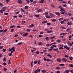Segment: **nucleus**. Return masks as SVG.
Listing matches in <instances>:
<instances>
[{"mask_svg":"<svg viewBox=\"0 0 73 73\" xmlns=\"http://www.w3.org/2000/svg\"><path fill=\"white\" fill-rule=\"evenodd\" d=\"M14 27H15V26L14 25H13V26H11L10 28H14Z\"/></svg>","mask_w":73,"mask_h":73,"instance_id":"39","label":"nucleus"},{"mask_svg":"<svg viewBox=\"0 0 73 73\" xmlns=\"http://www.w3.org/2000/svg\"><path fill=\"white\" fill-rule=\"evenodd\" d=\"M66 73H69V70H66Z\"/></svg>","mask_w":73,"mask_h":73,"instance_id":"48","label":"nucleus"},{"mask_svg":"<svg viewBox=\"0 0 73 73\" xmlns=\"http://www.w3.org/2000/svg\"><path fill=\"white\" fill-rule=\"evenodd\" d=\"M66 35V33H61L60 34V35Z\"/></svg>","mask_w":73,"mask_h":73,"instance_id":"14","label":"nucleus"},{"mask_svg":"<svg viewBox=\"0 0 73 73\" xmlns=\"http://www.w3.org/2000/svg\"><path fill=\"white\" fill-rule=\"evenodd\" d=\"M65 57H66V58H68L69 57V56L67 55H65L64 56Z\"/></svg>","mask_w":73,"mask_h":73,"instance_id":"52","label":"nucleus"},{"mask_svg":"<svg viewBox=\"0 0 73 73\" xmlns=\"http://www.w3.org/2000/svg\"><path fill=\"white\" fill-rule=\"evenodd\" d=\"M53 50L54 51H57V50H58V48H57L54 49Z\"/></svg>","mask_w":73,"mask_h":73,"instance_id":"26","label":"nucleus"},{"mask_svg":"<svg viewBox=\"0 0 73 73\" xmlns=\"http://www.w3.org/2000/svg\"><path fill=\"white\" fill-rule=\"evenodd\" d=\"M65 11V10L64 9L63 7H61L60 8V11L61 12H64Z\"/></svg>","mask_w":73,"mask_h":73,"instance_id":"7","label":"nucleus"},{"mask_svg":"<svg viewBox=\"0 0 73 73\" xmlns=\"http://www.w3.org/2000/svg\"><path fill=\"white\" fill-rule=\"evenodd\" d=\"M9 0H6V3H8L9 2Z\"/></svg>","mask_w":73,"mask_h":73,"instance_id":"62","label":"nucleus"},{"mask_svg":"<svg viewBox=\"0 0 73 73\" xmlns=\"http://www.w3.org/2000/svg\"><path fill=\"white\" fill-rule=\"evenodd\" d=\"M34 63L35 64H37V61H35L34 62Z\"/></svg>","mask_w":73,"mask_h":73,"instance_id":"46","label":"nucleus"},{"mask_svg":"<svg viewBox=\"0 0 73 73\" xmlns=\"http://www.w3.org/2000/svg\"><path fill=\"white\" fill-rule=\"evenodd\" d=\"M47 23V21H43L42 22V24H46Z\"/></svg>","mask_w":73,"mask_h":73,"instance_id":"20","label":"nucleus"},{"mask_svg":"<svg viewBox=\"0 0 73 73\" xmlns=\"http://www.w3.org/2000/svg\"><path fill=\"white\" fill-rule=\"evenodd\" d=\"M30 3H33V0H30Z\"/></svg>","mask_w":73,"mask_h":73,"instance_id":"57","label":"nucleus"},{"mask_svg":"<svg viewBox=\"0 0 73 73\" xmlns=\"http://www.w3.org/2000/svg\"><path fill=\"white\" fill-rule=\"evenodd\" d=\"M46 17L47 19H50V17L49 15H46Z\"/></svg>","mask_w":73,"mask_h":73,"instance_id":"13","label":"nucleus"},{"mask_svg":"<svg viewBox=\"0 0 73 73\" xmlns=\"http://www.w3.org/2000/svg\"><path fill=\"white\" fill-rule=\"evenodd\" d=\"M25 9H28V6H26L25 7Z\"/></svg>","mask_w":73,"mask_h":73,"instance_id":"19","label":"nucleus"},{"mask_svg":"<svg viewBox=\"0 0 73 73\" xmlns=\"http://www.w3.org/2000/svg\"><path fill=\"white\" fill-rule=\"evenodd\" d=\"M28 35V33H25L23 35V37H25Z\"/></svg>","mask_w":73,"mask_h":73,"instance_id":"10","label":"nucleus"},{"mask_svg":"<svg viewBox=\"0 0 73 73\" xmlns=\"http://www.w3.org/2000/svg\"><path fill=\"white\" fill-rule=\"evenodd\" d=\"M3 70H4V71H6V70H7V68H4L3 69Z\"/></svg>","mask_w":73,"mask_h":73,"instance_id":"60","label":"nucleus"},{"mask_svg":"<svg viewBox=\"0 0 73 73\" xmlns=\"http://www.w3.org/2000/svg\"><path fill=\"white\" fill-rule=\"evenodd\" d=\"M65 12H66V11H64V12H62L61 13V14L62 15H63V14H64V13H65Z\"/></svg>","mask_w":73,"mask_h":73,"instance_id":"61","label":"nucleus"},{"mask_svg":"<svg viewBox=\"0 0 73 73\" xmlns=\"http://www.w3.org/2000/svg\"><path fill=\"white\" fill-rule=\"evenodd\" d=\"M46 45L47 46H50V45H52V44H47Z\"/></svg>","mask_w":73,"mask_h":73,"instance_id":"28","label":"nucleus"},{"mask_svg":"<svg viewBox=\"0 0 73 73\" xmlns=\"http://www.w3.org/2000/svg\"><path fill=\"white\" fill-rule=\"evenodd\" d=\"M57 61H58V62H61V61L62 60H61V59L59 58L57 59Z\"/></svg>","mask_w":73,"mask_h":73,"instance_id":"11","label":"nucleus"},{"mask_svg":"<svg viewBox=\"0 0 73 73\" xmlns=\"http://www.w3.org/2000/svg\"><path fill=\"white\" fill-rule=\"evenodd\" d=\"M5 10L1 9L0 10V13H3L4 11H5Z\"/></svg>","mask_w":73,"mask_h":73,"instance_id":"6","label":"nucleus"},{"mask_svg":"<svg viewBox=\"0 0 73 73\" xmlns=\"http://www.w3.org/2000/svg\"><path fill=\"white\" fill-rule=\"evenodd\" d=\"M17 28H21V26L20 25L17 26Z\"/></svg>","mask_w":73,"mask_h":73,"instance_id":"56","label":"nucleus"},{"mask_svg":"<svg viewBox=\"0 0 73 73\" xmlns=\"http://www.w3.org/2000/svg\"><path fill=\"white\" fill-rule=\"evenodd\" d=\"M12 55V54L11 53H10L9 54V56H11Z\"/></svg>","mask_w":73,"mask_h":73,"instance_id":"58","label":"nucleus"},{"mask_svg":"<svg viewBox=\"0 0 73 73\" xmlns=\"http://www.w3.org/2000/svg\"><path fill=\"white\" fill-rule=\"evenodd\" d=\"M15 31V30H14L13 29H12L11 30V32H13V31Z\"/></svg>","mask_w":73,"mask_h":73,"instance_id":"37","label":"nucleus"},{"mask_svg":"<svg viewBox=\"0 0 73 73\" xmlns=\"http://www.w3.org/2000/svg\"><path fill=\"white\" fill-rule=\"evenodd\" d=\"M47 56H49V57H50V58H52V55H50L49 54H47Z\"/></svg>","mask_w":73,"mask_h":73,"instance_id":"17","label":"nucleus"},{"mask_svg":"<svg viewBox=\"0 0 73 73\" xmlns=\"http://www.w3.org/2000/svg\"><path fill=\"white\" fill-rule=\"evenodd\" d=\"M23 44V42H20L17 44V45H21Z\"/></svg>","mask_w":73,"mask_h":73,"instance_id":"25","label":"nucleus"},{"mask_svg":"<svg viewBox=\"0 0 73 73\" xmlns=\"http://www.w3.org/2000/svg\"><path fill=\"white\" fill-rule=\"evenodd\" d=\"M63 18H60L58 19V20L59 21H61V20H63Z\"/></svg>","mask_w":73,"mask_h":73,"instance_id":"35","label":"nucleus"},{"mask_svg":"<svg viewBox=\"0 0 73 73\" xmlns=\"http://www.w3.org/2000/svg\"><path fill=\"white\" fill-rule=\"evenodd\" d=\"M63 6L64 7H67V5L64 4V5H63Z\"/></svg>","mask_w":73,"mask_h":73,"instance_id":"45","label":"nucleus"},{"mask_svg":"<svg viewBox=\"0 0 73 73\" xmlns=\"http://www.w3.org/2000/svg\"><path fill=\"white\" fill-rule=\"evenodd\" d=\"M66 49H67V50H69L70 49V48L69 47H67Z\"/></svg>","mask_w":73,"mask_h":73,"instance_id":"33","label":"nucleus"},{"mask_svg":"<svg viewBox=\"0 0 73 73\" xmlns=\"http://www.w3.org/2000/svg\"><path fill=\"white\" fill-rule=\"evenodd\" d=\"M2 50L3 52H5V51L7 50L5 49H3Z\"/></svg>","mask_w":73,"mask_h":73,"instance_id":"34","label":"nucleus"},{"mask_svg":"<svg viewBox=\"0 0 73 73\" xmlns=\"http://www.w3.org/2000/svg\"><path fill=\"white\" fill-rule=\"evenodd\" d=\"M72 21H71L70 22H69L67 23V25H72Z\"/></svg>","mask_w":73,"mask_h":73,"instance_id":"4","label":"nucleus"},{"mask_svg":"<svg viewBox=\"0 0 73 73\" xmlns=\"http://www.w3.org/2000/svg\"><path fill=\"white\" fill-rule=\"evenodd\" d=\"M48 38H49L48 37H46L45 38L46 40H49V39Z\"/></svg>","mask_w":73,"mask_h":73,"instance_id":"32","label":"nucleus"},{"mask_svg":"<svg viewBox=\"0 0 73 73\" xmlns=\"http://www.w3.org/2000/svg\"><path fill=\"white\" fill-rule=\"evenodd\" d=\"M56 68L58 70H60V69H61V68H60V67H56Z\"/></svg>","mask_w":73,"mask_h":73,"instance_id":"24","label":"nucleus"},{"mask_svg":"<svg viewBox=\"0 0 73 73\" xmlns=\"http://www.w3.org/2000/svg\"><path fill=\"white\" fill-rule=\"evenodd\" d=\"M21 10L22 12H25V11L23 9H21Z\"/></svg>","mask_w":73,"mask_h":73,"instance_id":"27","label":"nucleus"},{"mask_svg":"<svg viewBox=\"0 0 73 73\" xmlns=\"http://www.w3.org/2000/svg\"><path fill=\"white\" fill-rule=\"evenodd\" d=\"M3 61H7V59H6V58L4 57V59H3Z\"/></svg>","mask_w":73,"mask_h":73,"instance_id":"43","label":"nucleus"},{"mask_svg":"<svg viewBox=\"0 0 73 73\" xmlns=\"http://www.w3.org/2000/svg\"><path fill=\"white\" fill-rule=\"evenodd\" d=\"M38 45H42V42H40L38 43Z\"/></svg>","mask_w":73,"mask_h":73,"instance_id":"31","label":"nucleus"},{"mask_svg":"<svg viewBox=\"0 0 73 73\" xmlns=\"http://www.w3.org/2000/svg\"><path fill=\"white\" fill-rule=\"evenodd\" d=\"M7 31V29H5L4 30H3V33L6 32Z\"/></svg>","mask_w":73,"mask_h":73,"instance_id":"49","label":"nucleus"},{"mask_svg":"<svg viewBox=\"0 0 73 73\" xmlns=\"http://www.w3.org/2000/svg\"><path fill=\"white\" fill-rule=\"evenodd\" d=\"M69 66H70V67H73V65L72 64H70L69 65Z\"/></svg>","mask_w":73,"mask_h":73,"instance_id":"30","label":"nucleus"},{"mask_svg":"<svg viewBox=\"0 0 73 73\" xmlns=\"http://www.w3.org/2000/svg\"><path fill=\"white\" fill-rule=\"evenodd\" d=\"M36 70L38 72H40L41 71V70L40 69H37Z\"/></svg>","mask_w":73,"mask_h":73,"instance_id":"15","label":"nucleus"},{"mask_svg":"<svg viewBox=\"0 0 73 73\" xmlns=\"http://www.w3.org/2000/svg\"><path fill=\"white\" fill-rule=\"evenodd\" d=\"M56 21V20L55 19L52 20V21H53V22H55Z\"/></svg>","mask_w":73,"mask_h":73,"instance_id":"40","label":"nucleus"},{"mask_svg":"<svg viewBox=\"0 0 73 73\" xmlns=\"http://www.w3.org/2000/svg\"><path fill=\"white\" fill-rule=\"evenodd\" d=\"M55 14H56V15H57V16H60V13L58 12H56L55 13Z\"/></svg>","mask_w":73,"mask_h":73,"instance_id":"12","label":"nucleus"},{"mask_svg":"<svg viewBox=\"0 0 73 73\" xmlns=\"http://www.w3.org/2000/svg\"><path fill=\"white\" fill-rule=\"evenodd\" d=\"M3 48V46H0V49H2Z\"/></svg>","mask_w":73,"mask_h":73,"instance_id":"55","label":"nucleus"},{"mask_svg":"<svg viewBox=\"0 0 73 73\" xmlns=\"http://www.w3.org/2000/svg\"><path fill=\"white\" fill-rule=\"evenodd\" d=\"M50 15L51 16V18H52V17H54V15L52 13H50Z\"/></svg>","mask_w":73,"mask_h":73,"instance_id":"3","label":"nucleus"},{"mask_svg":"<svg viewBox=\"0 0 73 73\" xmlns=\"http://www.w3.org/2000/svg\"><path fill=\"white\" fill-rule=\"evenodd\" d=\"M36 53V54H40V52L38 51H36L35 52Z\"/></svg>","mask_w":73,"mask_h":73,"instance_id":"42","label":"nucleus"},{"mask_svg":"<svg viewBox=\"0 0 73 73\" xmlns=\"http://www.w3.org/2000/svg\"><path fill=\"white\" fill-rule=\"evenodd\" d=\"M22 23L24 24V23H25V21H22Z\"/></svg>","mask_w":73,"mask_h":73,"instance_id":"63","label":"nucleus"},{"mask_svg":"<svg viewBox=\"0 0 73 73\" xmlns=\"http://www.w3.org/2000/svg\"><path fill=\"white\" fill-rule=\"evenodd\" d=\"M62 60H63L64 62H66V61H67V60H66V59L65 58H63Z\"/></svg>","mask_w":73,"mask_h":73,"instance_id":"8","label":"nucleus"},{"mask_svg":"<svg viewBox=\"0 0 73 73\" xmlns=\"http://www.w3.org/2000/svg\"><path fill=\"white\" fill-rule=\"evenodd\" d=\"M35 16L36 17H39V15H35Z\"/></svg>","mask_w":73,"mask_h":73,"instance_id":"41","label":"nucleus"},{"mask_svg":"<svg viewBox=\"0 0 73 73\" xmlns=\"http://www.w3.org/2000/svg\"><path fill=\"white\" fill-rule=\"evenodd\" d=\"M44 61H46V58H45V57H44Z\"/></svg>","mask_w":73,"mask_h":73,"instance_id":"59","label":"nucleus"},{"mask_svg":"<svg viewBox=\"0 0 73 73\" xmlns=\"http://www.w3.org/2000/svg\"><path fill=\"white\" fill-rule=\"evenodd\" d=\"M72 14L70 13H68V15L69 16H72Z\"/></svg>","mask_w":73,"mask_h":73,"instance_id":"47","label":"nucleus"},{"mask_svg":"<svg viewBox=\"0 0 73 73\" xmlns=\"http://www.w3.org/2000/svg\"><path fill=\"white\" fill-rule=\"evenodd\" d=\"M56 73H60V72L59 70L57 71Z\"/></svg>","mask_w":73,"mask_h":73,"instance_id":"64","label":"nucleus"},{"mask_svg":"<svg viewBox=\"0 0 73 73\" xmlns=\"http://www.w3.org/2000/svg\"><path fill=\"white\" fill-rule=\"evenodd\" d=\"M68 59H69V60L71 61H73V58L72 57H70L69 58H68Z\"/></svg>","mask_w":73,"mask_h":73,"instance_id":"9","label":"nucleus"},{"mask_svg":"<svg viewBox=\"0 0 73 73\" xmlns=\"http://www.w3.org/2000/svg\"><path fill=\"white\" fill-rule=\"evenodd\" d=\"M69 19H64L63 20V21H69Z\"/></svg>","mask_w":73,"mask_h":73,"instance_id":"18","label":"nucleus"},{"mask_svg":"<svg viewBox=\"0 0 73 73\" xmlns=\"http://www.w3.org/2000/svg\"><path fill=\"white\" fill-rule=\"evenodd\" d=\"M37 12H38V13L41 12H42V9H39L37 11Z\"/></svg>","mask_w":73,"mask_h":73,"instance_id":"5","label":"nucleus"},{"mask_svg":"<svg viewBox=\"0 0 73 73\" xmlns=\"http://www.w3.org/2000/svg\"><path fill=\"white\" fill-rule=\"evenodd\" d=\"M55 38V36H53L52 37H50V38L51 39H53L54 38Z\"/></svg>","mask_w":73,"mask_h":73,"instance_id":"50","label":"nucleus"},{"mask_svg":"<svg viewBox=\"0 0 73 73\" xmlns=\"http://www.w3.org/2000/svg\"><path fill=\"white\" fill-rule=\"evenodd\" d=\"M42 72L43 73H45V72H46V70H42Z\"/></svg>","mask_w":73,"mask_h":73,"instance_id":"51","label":"nucleus"},{"mask_svg":"<svg viewBox=\"0 0 73 73\" xmlns=\"http://www.w3.org/2000/svg\"><path fill=\"white\" fill-rule=\"evenodd\" d=\"M15 47H13L12 48H11V49L9 48V52H10V51H11V50H15Z\"/></svg>","mask_w":73,"mask_h":73,"instance_id":"1","label":"nucleus"},{"mask_svg":"<svg viewBox=\"0 0 73 73\" xmlns=\"http://www.w3.org/2000/svg\"><path fill=\"white\" fill-rule=\"evenodd\" d=\"M67 44H68V45L70 46H72V43H71V42L69 41H68L67 42Z\"/></svg>","mask_w":73,"mask_h":73,"instance_id":"2","label":"nucleus"},{"mask_svg":"<svg viewBox=\"0 0 73 73\" xmlns=\"http://www.w3.org/2000/svg\"><path fill=\"white\" fill-rule=\"evenodd\" d=\"M46 61H50V59H49V58H48V59H47L46 60Z\"/></svg>","mask_w":73,"mask_h":73,"instance_id":"53","label":"nucleus"},{"mask_svg":"<svg viewBox=\"0 0 73 73\" xmlns=\"http://www.w3.org/2000/svg\"><path fill=\"white\" fill-rule=\"evenodd\" d=\"M44 1V0H41L40 1V3H43V2Z\"/></svg>","mask_w":73,"mask_h":73,"instance_id":"23","label":"nucleus"},{"mask_svg":"<svg viewBox=\"0 0 73 73\" xmlns=\"http://www.w3.org/2000/svg\"><path fill=\"white\" fill-rule=\"evenodd\" d=\"M57 42H61V40H56Z\"/></svg>","mask_w":73,"mask_h":73,"instance_id":"29","label":"nucleus"},{"mask_svg":"<svg viewBox=\"0 0 73 73\" xmlns=\"http://www.w3.org/2000/svg\"><path fill=\"white\" fill-rule=\"evenodd\" d=\"M40 61H41V60H38V64H40Z\"/></svg>","mask_w":73,"mask_h":73,"instance_id":"22","label":"nucleus"},{"mask_svg":"<svg viewBox=\"0 0 73 73\" xmlns=\"http://www.w3.org/2000/svg\"><path fill=\"white\" fill-rule=\"evenodd\" d=\"M60 23L61 24H64V21H60Z\"/></svg>","mask_w":73,"mask_h":73,"instance_id":"44","label":"nucleus"},{"mask_svg":"<svg viewBox=\"0 0 73 73\" xmlns=\"http://www.w3.org/2000/svg\"><path fill=\"white\" fill-rule=\"evenodd\" d=\"M60 66H64V64H60Z\"/></svg>","mask_w":73,"mask_h":73,"instance_id":"38","label":"nucleus"},{"mask_svg":"<svg viewBox=\"0 0 73 73\" xmlns=\"http://www.w3.org/2000/svg\"><path fill=\"white\" fill-rule=\"evenodd\" d=\"M26 1L27 3H29V0H26Z\"/></svg>","mask_w":73,"mask_h":73,"instance_id":"54","label":"nucleus"},{"mask_svg":"<svg viewBox=\"0 0 73 73\" xmlns=\"http://www.w3.org/2000/svg\"><path fill=\"white\" fill-rule=\"evenodd\" d=\"M18 2L20 4H21L22 3V1L21 0H18Z\"/></svg>","mask_w":73,"mask_h":73,"instance_id":"16","label":"nucleus"},{"mask_svg":"<svg viewBox=\"0 0 73 73\" xmlns=\"http://www.w3.org/2000/svg\"><path fill=\"white\" fill-rule=\"evenodd\" d=\"M52 32V30L49 31L47 32V33H51Z\"/></svg>","mask_w":73,"mask_h":73,"instance_id":"21","label":"nucleus"},{"mask_svg":"<svg viewBox=\"0 0 73 73\" xmlns=\"http://www.w3.org/2000/svg\"><path fill=\"white\" fill-rule=\"evenodd\" d=\"M26 32H30V29H27V30H26Z\"/></svg>","mask_w":73,"mask_h":73,"instance_id":"36","label":"nucleus"}]
</instances>
